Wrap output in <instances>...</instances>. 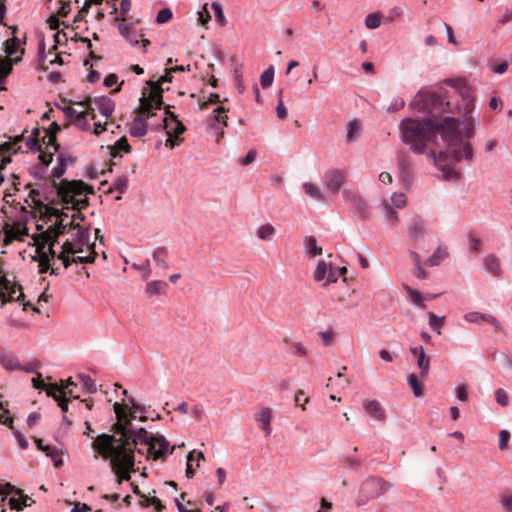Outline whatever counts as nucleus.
Wrapping results in <instances>:
<instances>
[{
  "instance_id": "f257e3e1",
  "label": "nucleus",
  "mask_w": 512,
  "mask_h": 512,
  "mask_svg": "<svg viewBox=\"0 0 512 512\" xmlns=\"http://www.w3.org/2000/svg\"><path fill=\"white\" fill-rule=\"evenodd\" d=\"M113 408L117 417L112 426L114 434L98 435L92 446L102 458L109 460L120 483L129 481L130 473L135 471V450L147 459L157 460L171 454L175 446L169 451V442L163 435L149 434L144 428L133 429L122 404L116 402Z\"/></svg>"
},
{
  "instance_id": "f03ea898",
  "label": "nucleus",
  "mask_w": 512,
  "mask_h": 512,
  "mask_svg": "<svg viewBox=\"0 0 512 512\" xmlns=\"http://www.w3.org/2000/svg\"><path fill=\"white\" fill-rule=\"evenodd\" d=\"M76 219L82 220L78 212L71 216L61 214L53 227L46 234L49 252L58 257L64 268L71 263H90L94 261V253L90 245L89 231L80 226Z\"/></svg>"
},
{
  "instance_id": "7ed1b4c3",
  "label": "nucleus",
  "mask_w": 512,
  "mask_h": 512,
  "mask_svg": "<svg viewBox=\"0 0 512 512\" xmlns=\"http://www.w3.org/2000/svg\"><path fill=\"white\" fill-rule=\"evenodd\" d=\"M399 133L402 142L409 147L414 154H424L433 160L435 166L443 172L445 180H458L460 174L445 161V154L437 155L431 148L436 143L438 127L431 118L414 119L404 118L399 125Z\"/></svg>"
},
{
  "instance_id": "20e7f679",
  "label": "nucleus",
  "mask_w": 512,
  "mask_h": 512,
  "mask_svg": "<svg viewBox=\"0 0 512 512\" xmlns=\"http://www.w3.org/2000/svg\"><path fill=\"white\" fill-rule=\"evenodd\" d=\"M438 127V134L447 144L449 153L453 155L455 160L473 161V148L470 143L463 141V134L460 131L459 120L447 116L442 121H435Z\"/></svg>"
},
{
  "instance_id": "39448f33",
  "label": "nucleus",
  "mask_w": 512,
  "mask_h": 512,
  "mask_svg": "<svg viewBox=\"0 0 512 512\" xmlns=\"http://www.w3.org/2000/svg\"><path fill=\"white\" fill-rule=\"evenodd\" d=\"M93 190L90 186L80 180L62 183L58 194L65 208L80 210L88 205V194Z\"/></svg>"
},
{
  "instance_id": "423d86ee",
  "label": "nucleus",
  "mask_w": 512,
  "mask_h": 512,
  "mask_svg": "<svg viewBox=\"0 0 512 512\" xmlns=\"http://www.w3.org/2000/svg\"><path fill=\"white\" fill-rule=\"evenodd\" d=\"M173 72L169 71V67L165 69V75L161 76L157 81L149 80L147 81V85H149L150 90L147 88H143L142 95L139 98V102L141 103V109L144 113L150 114L151 109H160L162 106L163 99V91L162 84L166 82L172 81Z\"/></svg>"
},
{
  "instance_id": "0eeeda50",
  "label": "nucleus",
  "mask_w": 512,
  "mask_h": 512,
  "mask_svg": "<svg viewBox=\"0 0 512 512\" xmlns=\"http://www.w3.org/2000/svg\"><path fill=\"white\" fill-rule=\"evenodd\" d=\"M21 216L16 220L11 216L6 215L0 222V240L4 245H9L14 240H23L27 235V210L21 207Z\"/></svg>"
},
{
  "instance_id": "6e6552de",
  "label": "nucleus",
  "mask_w": 512,
  "mask_h": 512,
  "mask_svg": "<svg viewBox=\"0 0 512 512\" xmlns=\"http://www.w3.org/2000/svg\"><path fill=\"white\" fill-rule=\"evenodd\" d=\"M407 229L411 246L415 249L426 250L427 241L423 220L418 216L413 217L409 221Z\"/></svg>"
},
{
  "instance_id": "1a4fd4ad",
  "label": "nucleus",
  "mask_w": 512,
  "mask_h": 512,
  "mask_svg": "<svg viewBox=\"0 0 512 512\" xmlns=\"http://www.w3.org/2000/svg\"><path fill=\"white\" fill-rule=\"evenodd\" d=\"M340 276L341 272L331 262L325 260L318 262L313 275L315 281L323 282L324 285L337 282Z\"/></svg>"
},
{
  "instance_id": "9d476101",
  "label": "nucleus",
  "mask_w": 512,
  "mask_h": 512,
  "mask_svg": "<svg viewBox=\"0 0 512 512\" xmlns=\"http://www.w3.org/2000/svg\"><path fill=\"white\" fill-rule=\"evenodd\" d=\"M119 33L123 36L132 46L137 47L141 43V48L144 53H147V47L149 45L148 40L141 39L140 34L132 24H120L118 26Z\"/></svg>"
},
{
  "instance_id": "9b49d317",
  "label": "nucleus",
  "mask_w": 512,
  "mask_h": 512,
  "mask_svg": "<svg viewBox=\"0 0 512 512\" xmlns=\"http://www.w3.org/2000/svg\"><path fill=\"white\" fill-rule=\"evenodd\" d=\"M388 489L386 482L379 477L367 478L361 486V494L366 498H375Z\"/></svg>"
},
{
  "instance_id": "f8f14e48",
  "label": "nucleus",
  "mask_w": 512,
  "mask_h": 512,
  "mask_svg": "<svg viewBox=\"0 0 512 512\" xmlns=\"http://www.w3.org/2000/svg\"><path fill=\"white\" fill-rule=\"evenodd\" d=\"M345 203L354 210L355 213L364 216L368 213V205L366 201L356 192L348 189L342 191Z\"/></svg>"
},
{
  "instance_id": "ddd939ff",
  "label": "nucleus",
  "mask_w": 512,
  "mask_h": 512,
  "mask_svg": "<svg viewBox=\"0 0 512 512\" xmlns=\"http://www.w3.org/2000/svg\"><path fill=\"white\" fill-rule=\"evenodd\" d=\"M346 179V172L339 169H334L325 173L324 185L325 188L332 194L340 191L343 182Z\"/></svg>"
},
{
  "instance_id": "4468645a",
  "label": "nucleus",
  "mask_w": 512,
  "mask_h": 512,
  "mask_svg": "<svg viewBox=\"0 0 512 512\" xmlns=\"http://www.w3.org/2000/svg\"><path fill=\"white\" fill-rule=\"evenodd\" d=\"M165 114L166 115L163 118V125L166 130V134L178 137L185 130L184 125L172 112L166 111Z\"/></svg>"
},
{
  "instance_id": "2eb2a0df",
  "label": "nucleus",
  "mask_w": 512,
  "mask_h": 512,
  "mask_svg": "<svg viewBox=\"0 0 512 512\" xmlns=\"http://www.w3.org/2000/svg\"><path fill=\"white\" fill-rule=\"evenodd\" d=\"M152 110L153 109L150 110V114L148 115V113H144L140 108V111L143 115L136 116L133 119L129 129V132L133 137H142L147 134L148 125L146 122V118L153 115Z\"/></svg>"
},
{
  "instance_id": "dca6fc26",
  "label": "nucleus",
  "mask_w": 512,
  "mask_h": 512,
  "mask_svg": "<svg viewBox=\"0 0 512 512\" xmlns=\"http://www.w3.org/2000/svg\"><path fill=\"white\" fill-rule=\"evenodd\" d=\"M0 365L7 371H18L22 368L18 357L11 351H2L0 353Z\"/></svg>"
},
{
  "instance_id": "f3484780",
  "label": "nucleus",
  "mask_w": 512,
  "mask_h": 512,
  "mask_svg": "<svg viewBox=\"0 0 512 512\" xmlns=\"http://www.w3.org/2000/svg\"><path fill=\"white\" fill-rule=\"evenodd\" d=\"M364 411L366 416L375 421H384L386 418L385 410L376 400L368 401L364 406Z\"/></svg>"
},
{
  "instance_id": "a211bd4d",
  "label": "nucleus",
  "mask_w": 512,
  "mask_h": 512,
  "mask_svg": "<svg viewBox=\"0 0 512 512\" xmlns=\"http://www.w3.org/2000/svg\"><path fill=\"white\" fill-rule=\"evenodd\" d=\"M94 103L102 116L110 117L113 114L115 109V102L110 97H96L94 99Z\"/></svg>"
},
{
  "instance_id": "6ab92c4d",
  "label": "nucleus",
  "mask_w": 512,
  "mask_h": 512,
  "mask_svg": "<svg viewBox=\"0 0 512 512\" xmlns=\"http://www.w3.org/2000/svg\"><path fill=\"white\" fill-rule=\"evenodd\" d=\"M272 410L268 407L261 408L256 415V421L259 427L266 435L271 433Z\"/></svg>"
},
{
  "instance_id": "aec40b11",
  "label": "nucleus",
  "mask_w": 512,
  "mask_h": 512,
  "mask_svg": "<svg viewBox=\"0 0 512 512\" xmlns=\"http://www.w3.org/2000/svg\"><path fill=\"white\" fill-rule=\"evenodd\" d=\"M485 270L493 276H499L502 273L500 259L495 254H488L483 259Z\"/></svg>"
},
{
  "instance_id": "412c9836",
  "label": "nucleus",
  "mask_w": 512,
  "mask_h": 512,
  "mask_svg": "<svg viewBox=\"0 0 512 512\" xmlns=\"http://www.w3.org/2000/svg\"><path fill=\"white\" fill-rule=\"evenodd\" d=\"M304 255L316 257L322 254V247L317 244L314 236H305L303 239Z\"/></svg>"
},
{
  "instance_id": "4be33fe9",
  "label": "nucleus",
  "mask_w": 512,
  "mask_h": 512,
  "mask_svg": "<svg viewBox=\"0 0 512 512\" xmlns=\"http://www.w3.org/2000/svg\"><path fill=\"white\" fill-rule=\"evenodd\" d=\"M225 126H227L226 109L224 107H217L211 116V127L218 130Z\"/></svg>"
},
{
  "instance_id": "5701e85b",
  "label": "nucleus",
  "mask_w": 512,
  "mask_h": 512,
  "mask_svg": "<svg viewBox=\"0 0 512 512\" xmlns=\"http://www.w3.org/2000/svg\"><path fill=\"white\" fill-rule=\"evenodd\" d=\"M417 358V366L420 369V376L422 379H426L430 369V358L426 355L425 349H420V353Z\"/></svg>"
},
{
  "instance_id": "b1692460",
  "label": "nucleus",
  "mask_w": 512,
  "mask_h": 512,
  "mask_svg": "<svg viewBox=\"0 0 512 512\" xmlns=\"http://www.w3.org/2000/svg\"><path fill=\"white\" fill-rule=\"evenodd\" d=\"M152 257L157 266H159L163 269L169 268V265L167 262L168 250L166 247H158L157 249H155L152 254Z\"/></svg>"
},
{
  "instance_id": "393cba45",
  "label": "nucleus",
  "mask_w": 512,
  "mask_h": 512,
  "mask_svg": "<svg viewBox=\"0 0 512 512\" xmlns=\"http://www.w3.org/2000/svg\"><path fill=\"white\" fill-rule=\"evenodd\" d=\"M382 208L386 222L391 225H396L399 222L398 213L395 211L394 207L391 206L388 200H384L382 202Z\"/></svg>"
},
{
  "instance_id": "a878e982",
  "label": "nucleus",
  "mask_w": 512,
  "mask_h": 512,
  "mask_svg": "<svg viewBox=\"0 0 512 512\" xmlns=\"http://www.w3.org/2000/svg\"><path fill=\"white\" fill-rule=\"evenodd\" d=\"M464 124H465L464 135L466 138H471L474 134L475 127L478 124V114L470 113L468 115H465Z\"/></svg>"
},
{
  "instance_id": "bb28decb",
  "label": "nucleus",
  "mask_w": 512,
  "mask_h": 512,
  "mask_svg": "<svg viewBox=\"0 0 512 512\" xmlns=\"http://www.w3.org/2000/svg\"><path fill=\"white\" fill-rule=\"evenodd\" d=\"M38 253V262H39V272L40 273H46L50 266V257H52V254H50L49 250L47 252L42 251V248H37ZM34 260H37V257H34Z\"/></svg>"
},
{
  "instance_id": "cd10ccee",
  "label": "nucleus",
  "mask_w": 512,
  "mask_h": 512,
  "mask_svg": "<svg viewBox=\"0 0 512 512\" xmlns=\"http://www.w3.org/2000/svg\"><path fill=\"white\" fill-rule=\"evenodd\" d=\"M111 156L117 157L120 155L121 151L129 153L131 151V146L129 145L126 137H121L118 141L115 142L113 146L110 147Z\"/></svg>"
},
{
  "instance_id": "c85d7f7f",
  "label": "nucleus",
  "mask_w": 512,
  "mask_h": 512,
  "mask_svg": "<svg viewBox=\"0 0 512 512\" xmlns=\"http://www.w3.org/2000/svg\"><path fill=\"white\" fill-rule=\"evenodd\" d=\"M39 134V129L34 128L25 141L26 146H28L29 149L34 153L41 150V144L38 141Z\"/></svg>"
},
{
  "instance_id": "c756f323",
  "label": "nucleus",
  "mask_w": 512,
  "mask_h": 512,
  "mask_svg": "<svg viewBox=\"0 0 512 512\" xmlns=\"http://www.w3.org/2000/svg\"><path fill=\"white\" fill-rule=\"evenodd\" d=\"M361 125L357 120H351L347 126L346 140L347 142H354L359 136Z\"/></svg>"
},
{
  "instance_id": "7c9ffc66",
  "label": "nucleus",
  "mask_w": 512,
  "mask_h": 512,
  "mask_svg": "<svg viewBox=\"0 0 512 512\" xmlns=\"http://www.w3.org/2000/svg\"><path fill=\"white\" fill-rule=\"evenodd\" d=\"M276 233L275 228L271 224H264L257 228V236L261 240L270 241Z\"/></svg>"
},
{
  "instance_id": "2f4dec72",
  "label": "nucleus",
  "mask_w": 512,
  "mask_h": 512,
  "mask_svg": "<svg viewBox=\"0 0 512 512\" xmlns=\"http://www.w3.org/2000/svg\"><path fill=\"white\" fill-rule=\"evenodd\" d=\"M407 383L413 391L415 397H420L423 395V389L421 382L416 374H409L407 376Z\"/></svg>"
},
{
  "instance_id": "473e14b6",
  "label": "nucleus",
  "mask_w": 512,
  "mask_h": 512,
  "mask_svg": "<svg viewBox=\"0 0 512 512\" xmlns=\"http://www.w3.org/2000/svg\"><path fill=\"white\" fill-rule=\"evenodd\" d=\"M128 188V179L127 177H119L117 178L112 186L110 187L109 191L110 192H113V191H118L119 192V195L116 196V199L119 200L121 199V194H123Z\"/></svg>"
},
{
  "instance_id": "72a5a7b5",
  "label": "nucleus",
  "mask_w": 512,
  "mask_h": 512,
  "mask_svg": "<svg viewBox=\"0 0 512 512\" xmlns=\"http://www.w3.org/2000/svg\"><path fill=\"white\" fill-rule=\"evenodd\" d=\"M303 188H304L305 193L309 197H311L315 200H318V201L324 200V196H323L322 192L320 191L319 187H317L313 183L306 182L303 184Z\"/></svg>"
},
{
  "instance_id": "f704fd0d",
  "label": "nucleus",
  "mask_w": 512,
  "mask_h": 512,
  "mask_svg": "<svg viewBox=\"0 0 512 512\" xmlns=\"http://www.w3.org/2000/svg\"><path fill=\"white\" fill-rule=\"evenodd\" d=\"M428 318H429V327L437 332L438 334H441V327L444 324L445 316H437L433 312H428Z\"/></svg>"
},
{
  "instance_id": "c9c22d12",
  "label": "nucleus",
  "mask_w": 512,
  "mask_h": 512,
  "mask_svg": "<svg viewBox=\"0 0 512 512\" xmlns=\"http://www.w3.org/2000/svg\"><path fill=\"white\" fill-rule=\"evenodd\" d=\"M74 124L83 131H90L92 127L86 111H80V114L75 119Z\"/></svg>"
},
{
  "instance_id": "e433bc0d",
  "label": "nucleus",
  "mask_w": 512,
  "mask_h": 512,
  "mask_svg": "<svg viewBox=\"0 0 512 512\" xmlns=\"http://www.w3.org/2000/svg\"><path fill=\"white\" fill-rule=\"evenodd\" d=\"M274 80V67L269 66L260 77V82L263 88H269Z\"/></svg>"
},
{
  "instance_id": "4c0bfd02",
  "label": "nucleus",
  "mask_w": 512,
  "mask_h": 512,
  "mask_svg": "<svg viewBox=\"0 0 512 512\" xmlns=\"http://www.w3.org/2000/svg\"><path fill=\"white\" fill-rule=\"evenodd\" d=\"M487 314L477 312V311H471L464 315V320L468 323L473 324H481L482 322H485Z\"/></svg>"
},
{
  "instance_id": "58836bf2",
  "label": "nucleus",
  "mask_w": 512,
  "mask_h": 512,
  "mask_svg": "<svg viewBox=\"0 0 512 512\" xmlns=\"http://www.w3.org/2000/svg\"><path fill=\"white\" fill-rule=\"evenodd\" d=\"M493 358L505 370H512V359L504 353H494Z\"/></svg>"
},
{
  "instance_id": "ea45409f",
  "label": "nucleus",
  "mask_w": 512,
  "mask_h": 512,
  "mask_svg": "<svg viewBox=\"0 0 512 512\" xmlns=\"http://www.w3.org/2000/svg\"><path fill=\"white\" fill-rule=\"evenodd\" d=\"M78 378L89 393L94 394L97 392V385L89 375L79 374Z\"/></svg>"
},
{
  "instance_id": "a19ab883",
  "label": "nucleus",
  "mask_w": 512,
  "mask_h": 512,
  "mask_svg": "<svg viewBox=\"0 0 512 512\" xmlns=\"http://www.w3.org/2000/svg\"><path fill=\"white\" fill-rule=\"evenodd\" d=\"M211 8L214 11L216 21L220 26H225L227 24V19L224 15L222 5L219 2H213L211 4Z\"/></svg>"
},
{
  "instance_id": "79ce46f5",
  "label": "nucleus",
  "mask_w": 512,
  "mask_h": 512,
  "mask_svg": "<svg viewBox=\"0 0 512 512\" xmlns=\"http://www.w3.org/2000/svg\"><path fill=\"white\" fill-rule=\"evenodd\" d=\"M12 70V65L9 59L3 58L0 60V84H2L8 74ZM0 89H3V87H0Z\"/></svg>"
},
{
  "instance_id": "37998d69",
  "label": "nucleus",
  "mask_w": 512,
  "mask_h": 512,
  "mask_svg": "<svg viewBox=\"0 0 512 512\" xmlns=\"http://www.w3.org/2000/svg\"><path fill=\"white\" fill-rule=\"evenodd\" d=\"M388 201L396 209L403 208L407 203L406 196L403 193H394Z\"/></svg>"
},
{
  "instance_id": "c03bdc74",
  "label": "nucleus",
  "mask_w": 512,
  "mask_h": 512,
  "mask_svg": "<svg viewBox=\"0 0 512 512\" xmlns=\"http://www.w3.org/2000/svg\"><path fill=\"white\" fill-rule=\"evenodd\" d=\"M365 25L369 29H377L381 25V15L379 13H370L365 18Z\"/></svg>"
},
{
  "instance_id": "a18cd8bd",
  "label": "nucleus",
  "mask_w": 512,
  "mask_h": 512,
  "mask_svg": "<svg viewBox=\"0 0 512 512\" xmlns=\"http://www.w3.org/2000/svg\"><path fill=\"white\" fill-rule=\"evenodd\" d=\"M29 499L30 498L28 496H24L21 499L12 497L9 499V506L12 510L21 511L24 509V507L29 506V504L27 503Z\"/></svg>"
},
{
  "instance_id": "49530a36",
  "label": "nucleus",
  "mask_w": 512,
  "mask_h": 512,
  "mask_svg": "<svg viewBox=\"0 0 512 512\" xmlns=\"http://www.w3.org/2000/svg\"><path fill=\"white\" fill-rule=\"evenodd\" d=\"M142 413H144V408L136 402V406H131L130 411H126L127 419L132 421L139 417L141 420H145L146 417Z\"/></svg>"
},
{
  "instance_id": "de8ad7c7",
  "label": "nucleus",
  "mask_w": 512,
  "mask_h": 512,
  "mask_svg": "<svg viewBox=\"0 0 512 512\" xmlns=\"http://www.w3.org/2000/svg\"><path fill=\"white\" fill-rule=\"evenodd\" d=\"M445 257V253L442 252L439 247L426 261V264L430 267L437 266Z\"/></svg>"
},
{
  "instance_id": "09e8293b",
  "label": "nucleus",
  "mask_w": 512,
  "mask_h": 512,
  "mask_svg": "<svg viewBox=\"0 0 512 512\" xmlns=\"http://www.w3.org/2000/svg\"><path fill=\"white\" fill-rule=\"evenodd\" d=\"M405 290L407 291L411 301L418 305V306H422L423 305V296L422 294L418 291V290H415V289H412L411 287L409 286H405Z\"/></svg>"
},
{
  "instance_id": "8fccbe9b",
  "label": "nucleus",
  "mask_w": 512,
  "mask_h": 512,
  "mask_svg": "<svg viewBox=\"0 0 512 512\" xmlns=\"http://www.w3.org/2000/svg\"><path fill=\"white\" fill-rule=\"evenodd\" d=\"M495 400L502 407L509 405V396L504 389L500 388L495 391Z\"/></svg>"
},
{
  "instance_id": "3c124183",
  "label": "nucleus",
  "mask_w": 512,
  "mask_h": 512,
  "mask_svg": "<svg viewBox=\"0 0 512 512\" xmlns=\"http://www.w3.org/2000/svg\"><path fill=\"white\" fill-rule=\"evenodd\" d=\"M163 285H165V284L162 281L154 280L147 284L146 290L149 293L159 295L163 292V290H162Z\"/></svg>"
},
{
  "instance_id": "603ef678",
  "label": "nucleus",
  "mask_w": 512,
  "mask_h": 512,
  "mask_svg": "<svg viewBox=\"0 0 512 512\" xmlns=\"http://www.w3.org/2000/svg\"><path fill=\"white\" fill-rule=\"evenodd\" d=\"M333 382H336L340 388H345L349 385L348 379L341 372H339L335 378H329L327 387H330Z\"/></svg>"
},
{
  "instance_id": "864d4df0",
  "label": "nucleus",
  "mask_w": 512,
  "mask_h": 512,
  "mask_svg": "<svg viewBox=\"0 0 512 512\" xmlns=\"http://www.w3.org/2000/svg\"><path fill=\"white\" fill-rule=\"evenodd\" d=\"M211 19V15L208 11V4L206 3L201 11L198 12V22L206 27Z\"/></svg>"
},
{
  "instance_id": "5fc2aeb1",
  "label": "nucleus",
  "mask_w": 512,
  "mask_h": 512,
  "mask_svg": "<svg viewBox=\"0 0 512 512\" xmlns=\"http://www.w3.org/2000/svg\"><path fill=\"white\" fill-rule=\"evenodd\" d=\"M173 13L169 8L161 9L156 17V21L160 24L168 22L172 19Z\"/></svg>"
},
{
  "instance_id": "6e6d98bb",
  "label": "nucleus",
  "mask_w": 512,
  "mask_h": 512,
  "mask_svg": "<svg viewBox=\"0 0 512 512\" xmlns=\"http://www.w3.org/2000/svg\"><path fill=\"white\" fill-rule=\"evenodd\" d=\"M405 106V101L401 98H395L391 101L390 105L387 108L388 113H393L401 110Z\"/></svg>"
},
{
  "instance_id": "4d7b16f0",
  "label": "nucleus",
  "mask_w": 512,
  "mask_h": 512,
  "mask_svg": "<svg viewBox=\"0 0 512 512\" xmlns=\"http://www.w3.org/2000/svg\"><path fill=\"white\" fill-rule=\"evenodd\" d=\"M45 390L48 396L53 397L54 400H59L60 395H58L57 392H62L63 388L58 384H51L49 387H46Z\"/></svg>"
},
{
  "instance_id": "13d9d810",
  "label": "nucleus",
  "mask_w": 512,
  "mask_h": 512,
  "mask_svg": "<svg viewBox=\"0 0 512 512\" xmlns=\"http://www.w3.org/2000/svg\"><path fill=\"white\" fill-rule=\"evenodd\" d=\"M40 368V363L36 360L27 362L26 364L22 365V368H20L19 371H24L27 373H34Z\"/></svg>"
},
{
  "instance_id": "bf43d9fd",
  "label": "nucleus",
  "mask_w": 512,
  "mask_h": 512,
  "mask_svg": "<svg viewBox=\"0 0 512 512\" xmlns=\"http://www.w3.org/2000/svg\"><path fill=\"white\" fill-rule=\"evenodd\" d=\"M510 439V433L507 430H501L499 433V449L505 450L507 448V443Z\"/></svg>"
},
{
  "instance_id": "052dcab7",
  "label": "nucleus",
  "mask_w": 512,
  "mask_h": 512,
  "mask_svg": "<svg viewBox=\"0 0 512 512\" xmlns=\"http://www.w3.org/2000/svg\"><path fill=\"white\" fill-rule=\"evenodd\" d=\"M468 243H469L470 249L473 251H478L481 247V240L473 233H469Z\"/></svg>"
},
{
  "instance_id": "680f3d73",
  "label": "nucleus",
  "mask_w": 512,
  "mask_h": 512,
  "mask_svg": "<svg viewBox=\"0 0 512 512\" xmlns=\"http://www.w3.org/2000/svg\"><path fill=\"white\" fill-rule=\"evenodd\" d=\"M60 109L63 111V113L69 118L71 121H75V119L79 116L80 111L75 110L74 108L70 106H63L60 107Z\"/></svg>"
},
{
  "instance_id": "e2e57ef3",
  "label": "nucleus",
  "mask_w": 512,
  "mask_h": 512,
  "mask_svg": "<svg viewBox=\"0 0 512 512\" xmlns=\"http://www.w3.org/2000/svg\"><path fill=\"white\" fill-rule=\"evenodd\" d=\"M15 491V487L13 485H11L10 483H0V495H3L2 497V501H5L6 500V496L8 494H11Z\"/></svg>"
},
{
  "instance_id": "0e129e2a",
  "label": "nucleus",
  "mask_w": 512,
  "mask_h": 512,
  "mask_svg": "<svg viewBox=\"0 0 512 512\" xmlns=\"http://www.w3.org/2000/svg\"><path fill=\"white\" fill-rule=\"evenodd\" d=\"M18 43L16 38H12L6 41V53L8 55H14L17 51Z\"/></svg>"
},
{
  "instance_id": "69168bd1",
  "label": "nucleus",
  "mask_w": 512,
  "mask_h": 512,
  "mask_svg": "<svg viewBox=\"0 0 512 512\" xmlns=\"http://www.w3.org/2000/svg\"><path fill=\"white\" fill-rule=\"evenodd\" d=\"M36 444H37L38 449L45 452L47 456H50L55 451V449L53 447H51L49 445H45L43 440L40 438L36 439Z\"/></svg>"
},
{
  "instance_id": "338daca9",
  "label": "nucleus",
  "mask_w": 512,
  "mask_h": 512,
  "mask_svg": "<svg viewBox=\"0 0 512 512\" xmlns=\"http://www.w3.org/2000/svg\"><path fill=\"white\" fill-rule=\"evenodd\" d=\"M256 151L255 150H250L246 156L240 161V164L242 166H247L249 165L250 163H252L255 158H256Z\"/></svg>"
},
{
  "instance_id": "774afa93",
  "label": "nucleus",
  "mask_w": 512,
  "mask_h": 512,
  "mask_svg": "<svg viewBox=\"0 0 512 512\" xmlns=\"http://www.w3.org/2000/svg\"><path fill=\"white\" fill-rule=\"evenodd\" d=\"M501 504L507 512H512V495H507L502 498Z\"/></svg>"
}]
</instances>
